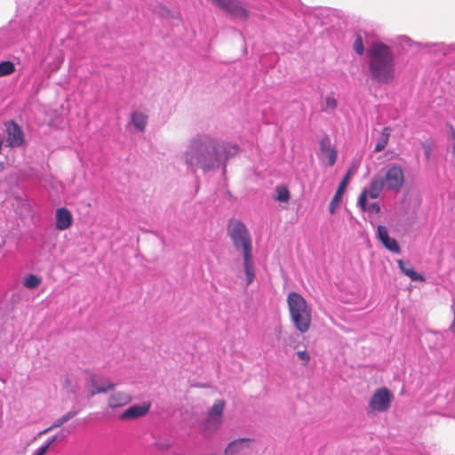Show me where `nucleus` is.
<instances>
[{
	"instance_id": "obj_35",
	"label": "nucleus",
	"mask_w": 455,
	"mask_h": 455,
	"mask_svg": "<svg viewBox=\"0 0 455 455\" xmlns=\"http://www.w3.org/2000/svg\"><path fill=\"white\" fill-rule=\"evenodd\" d=\"M369 210L374 212L375 213H379L380 212V206L379 203L374 202L369 205Z\"/></svg>"
},
{
	"instance_id": "obj_25",
	"label": "nucleus",
	"mask_w": 455,
	"mask_h": 455,
	"mask_svg": "<svg viewBox=\"0 0 455 455\" xmlns=\"http://www.w3.org/2000/svg\"><path fill=\"white\" fill-rule=\"evenodd\" d=\"M276 196H275V200L286 203L290 200L291 195L288 188L284 186H277L275 188Z\"/></svg>"
},
{
	"instance_id": "obj_5",
	"label": "nucleus",
	"mask_w": 455,
	"mask_h": 455,
	"mask_svg": "<svg viewBox=\"0 0 455 455\" xmlns=\"http://www.w3.org/2000/svg\"><path fill=\"white\" fill-rule=\"evenodd\" d=\"M381 180L388 191L398 192L404 183V172L401 165L389 164L386 166Z\"/></svg>"
},
{
	"instance_id": "obj_19",
	"label": "nucleus",
	"mask_w": 455,
	"mask_h": 455,
	"mask_svg": "<svg viewBox=\"0 0 455 455\" xmlns=\"http://www.w3.org/2000/svg\"><path fill=\"white\" fill-rule=\"evenodd\" d=\"M131 401L132 397L129 394L124 392H116L109 397L108 405L111 408H116L126 405Z\"/></svg>"
},
{
	"instance_id": "obj_31",
	"label": "nucleus",
	"mask_w": 455,
	"mask_h": 455,
	"mask_svg": "<svg viewBox=\"0 0 455 455\" xmlns=\"http://www.w3.org/2000/svg\"><path fill=\"white\" fill-rule=\"evenodd\" d=\"M369 195L367 194V190L364 189L358 197L357 205L361 208L362 211L365 212L367 210V197Z\"/></svg>"
},
{
	"instance_id": "obj_11",
	"label": "nucleus",
	"mask_w": 455,
	"mask_h": 455,
	"mask_svg": "<svg viewBox=\"0 0 455 455\" xmlns=\"http://www.w3.org/2000/svg\"><path fill=\"white\" fill-rule=\"evenodd\" d=\"M378 238L381 241L382 244L390 251L394 253L400 252V246L395 238L388 235L387 230L384 226H378L377 229Z\"/></svg>"
},
{
	"instance_id": "obj_12",
	"label": "nucleus",
	"mask_w": 455,
	"mask_h": 455,
	"mask_svg": "<svg viewBox=\"0 0 455 455\" xmlns=\"http://www.w3.org/2000/svg\"><path fill=\"white\" fill-rule=\"evenodd\" d=\"M150 409L149 403L133 404L127 408L121 415L122 420L138 419L146 415Z\"/></svg>"
},
{
	"instance_id": "obj_7",
	"label": "nucleus",
	"mask_w": 455,
	"mask_h": 455,
	"mask_svg": "<svg viewBox=\"0 0 455 455\" xmlns=\"http://www.w3.org/2000/svg\"><path fill=\"white\" fill-rule=\"evenodd\" d=\"M392 399L393 395L387 387L377 389L369 401L367 412L370 414L375 411L383 412L387 411Z\"/></svg>"
},
{
	"instance_id": "obj_21",
	"label": "nucleus",
	"mask_w": 455,
	"mask_h": 455,
	"mask_svg": "<svg viewBox=\"0 0 455 455\" xmlns=\"http://www.w3.org/2000/svg\"><path fill=\"white\" fill-rule=\"evenodd\" d=\"M131 123L137 130L143 132L148 124V116L142 112L135 111L131 115Z\"/></svg>"
},
{
	"instance_id": "obj_18",
	"label": "nucleus",
	"mask_w": 455,
	"mask_h": 455,
	"mask_svg": "<svg viewBox=\"0 0 455 455\" xmlns=\"http://www.w3.org/2000/svg\"><path fill=\"white\" fill-rule=\"evenodd\" d=\"M243 271L246 276V284L250 285L255 278V268L252 254L243 256Z\"/></svg>"
},
{
	"instance_id": "obj_14",
	"label": "nucleus",
	"mask_w": 455,
	"mask_h": 455,
	"mask_svg": "<svg viewBox=\"0 0 455 455\" xmlns=\"http://www.w3.org/2000/svg\"><path fill=\"white\" fill-rule=\"evenodd\" d=\"M21 38V34L13 29L0 30V51L7 49Z\"/></svg>"
},
{
	"instance_id": "obj_34",
	"label": "nucleus",
	"mask_w": 455,
	"mask_h": 455,
	"mask_svg": "<svg viewBox=\"0 0 455 455\" xmlns=\"http://www.w3.org/2000/svg\"><path fill=\"white\" fill-rule=\"evenodd\" d=\"M297 355L299 360L304 362V365H307L310 360V356L307 351H298Z\"/></svg>"
},
{
	"instance_id": "obj_24",
	"label": "nucleus",
	"mask_w": 455,
	"mask_h": 455,
	"mask_svg": "<svg viewBox=\"0 0 455 455\" xmlns=\"http://www.w3.org/2000/svg\"><path fill=\"white\" fill-rule=\"evenodd\" d=\"M41 282L42 280L40 277H38L36 275L29 274L24 278L23 285L28 289L33 290L37 288L40 285Z\"/></svg>"
},
{
	"instance_id": "obj_9",
	"label": "nucleus",
	"mask_w": 455,
	"mask_h": 455,
	"mask_svg": "<svg viewBox=\"0 0 455 455\" xmlns=\"http://www.w3.org/2000/svg\"><path fill=\"white\" fill-rule=\"evenodd\" d=\"M224 410V402L218 400L208 412L205 427L210 430H216L221 425V417Z\"/></svg>"
},
{
	"instance_id": "obj_15",
	"label": "nucleus",
	"mask_w": 455,
	"mask_h": 455,
	"mask_svg": "<svg viewBox=\"0 0 455 455\" xmlns=\"http://www.w3.org/2000/svg\"><path fill=\"white\" fill-rule=\"evenodd\" d=\"M55 218H56L55 226H56V228L59 230H66L72 224V220H73L72 214L65 207L57 209Z\"/></svg>"
},
{
	"instance_id": "obj_42",
	"label": "nucleus",
	"mask_w": 455,
	"mask_h": 455,
	"mask_svg": "<svg viewBox=\"0 0 455 455\" xmlns=\"http://www.w3.org/2000/svg\"><path fill=\"white\" fill-rule=\"evenodd\" d=\"M450 48L453 51H455V43L450 45Z\"/></svg>"
},
{
	"instance_id": "obj_36",
	"label": "nucleus",
	"mask_w": 455,
	"mask_h": 455,
	"mask_svg": "<svg viewBox=\"0 0 455 455\" xmlns=\"http://www.w3.org/2000/svg\"><path fill=\"white\" fill-rule=\"evenodd\" d=\"M320 148L323 153V155H326L327 148H331L329 145H326L323 141L320 143Z\"/></svg>"
},
{
	"instance_id": "obj_10",
	"label": "nucleus",
	"mask_w": 455,
	"mask_h": 455,
	"mask_svg": "<svg viewBox=\"0 0 455 455\" xmlns=\"http://www.w3.org/2000/svg\"><path fill=\"white\" fill-rule=\"evenodd\" d=\"M354 172L355 171H354L353 167L349 168L347 170L346 175L342 179L341 182L339 183V188L329 204V212L331 214H333L335 212L336 209L338 208V206L340 203L341 197L347 188L348 180H349L350 177L353 175Z\"/></svg>"
},
{
	"instance_id": "obj_27",
	"label": "nucleus",
	"mask_w": 455,
	"mask_h": 455,
	"mask_svg": "<svg viewBox=\"0 0 455 455\" xmlns=\"http://www.w3.org/2000/svg\"><path fill=\"white\" fill-rule=\"evenodd\" d=\"M396 42L402 48H404L405 46L411 47L413 45H415V46L422 45L420 43L412 41L411 38H409L406 36H398L396 39Z\"/></svg>"
},
{
	"instance_id": "obj_30",
	"label": "nucleus",
	"mask_w": 455,
	"mask_h": 455,
	"mask_svg": "<svg viewBox=\"0 0 455 455\" xmlns=\"http://www.w3.org/2000/svg\"><path fill=\"white\" fill-rule=\"evenodd\" d=\"M66 437V435L65 434H62L60 433L59 435H55L52 437H50L49 439H47V441L43 444L41 445L39 448H44V451L45 452H47V451L49 450L50 446L56 441L58 440L59 438H65Z\"/></svg>"
},
{
	"instance_id": "obj_3",
	"label": "nucleus",
	"mask_w": 455,
	"mask_h": 455,
	"mask_svg": "<svg viewBox=\"0 0 455 455\" xmlns=\"http://www.w3.org/2000/svg\"><path fill=\"white\" fill-rule=\"evenodd\" d=\"M287 305L296 330L301 333L307 332L312 321V310L307 300L299 292L291 291L287 296Z\"/></svg>"
},
{
	"instance_id": "obj_17",
	"label": "nucleus",
	"mask_w": 455,
	"mask_h": 455,
	"mask_svg": "<svg viewBox=\"0 0 455 455\" xmlns=\"http://www.w3.org/2000/svg\"><path fill=\"white\" fill-rule=\"evenodd\" d=\"M251 440L249 438H241L231 442L225 450L226 455H234L243 451L245 448H249Z\"/></svg>"
},
{
	"instance_id": "obj_2",
	"label": "nucleus",
	"mask_w": 455,
	"mask_h": 455,
	"mask_svg": "<svg viewBox=\"0 0 455 455\" xmlns=\"http://www.w3.org/2000/svg\"><path fill=\"white\" fill-rule=\"evenodd\" d=\"M371 78L379 84H391L395 78V57L387 44L373 42L366 51Z\"/></svg>"
},
{
	"instance_id": "obj_33",
	"label": "nucleus",
	"mask_w": 455,
	"mask_h": 455,
	"mask_svg": "<svg viewBox=\"0 0 455 455\" xmlns=\"http://www.w3.org/2000/svg\"><path fill=\"white\" fill-rule=\"evenodd\" d=\"M155 12L161 16H168L170 11L164 5L158 4L155 9Z\"/></svg>"
},
{
	"instance_id": "obj_13",
	"label": "nucleus",
	"mask_w": 455,
	"mask_h": 455,
	"mask_svg": "<svg viewBox=\"0 0 455 455\" xmlns=\"http://www.w3.org/2000/svg\"><path fill=\"white\" fill-rule=\"evenodd\" d=\"M91 383L94 388L91 391V395H94L99 393H107L115 387L108 378L99 375H92Z\"/></svg>"
},
{
	"instance_id": "obj_22",
	"label": "nucleus",
	"mask_w": 455,
	"mask_h": 455,
	"mask_svg": "<svg viewBox=\"0 0 455 455\" xmlns=\"http://www.w3.org/2000/svg\"><path fill=\"white\" fill-rule=\"evenodd\" d=\"M77 413H78L77 411H70L67 412L62 417H60L58 419H56L51 427H49L48 428L44 429L40 434L44 435V434L48 433L49 431H51L53 428H57V427H61L64 423H66L69 419H73Z\"/></svg>"
},
{
	"instance_id": "obj_43",
	"label": "nucleus",
	"mask_w": 455,
	"mask_h": 455,
	"mask_svg": "<svg viewBox=\"0 0 455 455\" xmlns=\"http://www.w3.org/2000/svg\"><path fill=\"white\" fill-rule=\"evenodd\" d=\"M424 46L427 47V48H429L430 44H426Z\"/></svg>"
},
{
	"instance_id": "obj_28",
	"label": "nucleus",
	"mask_w": 455,
	"mask_h": 455,
	"mask_svg": "<svg viewBox=\"0 0 455 455\" xmlns=\"http://www.w3.org/2000/svg\"><path fill=\"white\" fill-rule=\"evenodd\" d=\"M323 160H327V165L331 167L335 164L337 159V152L334 148H327L326 155H323Z\"/></svg>"
},
{
	"instance_id": "obj_29",
	"label": "nucleus",
	"mask_w": 455,
	"mask_h": 455,
	"mask_svg": "<svg viewBox=\"0 0 455 455\" xmlns=\"http://www.w3.org/2000/svg\"><path fill=\"white\" fill-rule=\"evenodd\" d=\"M353 48L358 55H363L364 52V45L363 38L360 34H357L356 38L354 42Z\"/></svg>"
},
{
	"instance_id": "obj_40",
	"label": "nucleus",
	"mask_w": 455,
	"mask_h": 455,
	"mask_svg": "<svg viewBox=\"0 0 455 455\" xmlns=\"http://www.w3.org/2000/svg\"><path fill=\"white\" fill-rule=\"evenodd\" d=\"M61 61H62L61 60H57V63H56V68H60V64H61Z\"/></svg>"
},
{
	"instance_id": "obj_1",
	"label": "nucleus",
	"mask_w": 455,
	"mask_h": 455,
	"mask_svg": "<svg viewBox=\"0 0 455 455\" xmlns=\"http://www.w3.org/2000/svg\"><path fill=\"white\" fill-rule=\"evenodd\" d=\"M237 152L236 145L207 136H197L189 140L182 160L192 172L197 169L208 172L220 167L225 172L227 161Z\"/></svg>"
},
{
	"instance_id": "obj_26",
	"label": "nucleus",
	"mask_w": 455,
	"mask_h": 455,
	"mask_svg": "<svg viewBox=\"0 0 455 455\" xmlns=\"http://www.w3.org/2000/svg\"><path fill=\"white\" fill-rule=\"evenodd\" d=\"M15 71L14 64L10 60L0 62V77L12 74Z\"/></svg>"
},
{
	"instance_id": "obj_4",
	"label": "nucleus",
	"mask_w": 455,
	"mask_h": 455,
	"mask_svg": "<svg viewBox=\"0 0 455 455\" xmlns=\"http://www.w3.org/2000/svg\"><path fill=\"white\" fill-rule=\"evenodd\" d=\"M228 234L232 241L235 249L240 251L243 256L252 254V241L251 234L246 226L238 220L229 222Z\"/></svg>"
},
{
	"instance_id": "obj_37",
	"label": "nucleus",
	"mask_w": 455,
	"mask_h": 455,
	"mask_svg": "<svg viewBox=\"0 0 455 455\" xmlns=\"http://www.w3.org/2000/svg\"><path fill=\"white\" fill-rule=\"evenodd\" d=\"M45 453L44 448H37L33 455H44Z\"/></svg>"
},
{
	"instance_id": "obj_8",
	"label": "nucleus",
	"mask_w": 455,
	"mask_h": 455,
	"mask_svg": "<svg viewBox=\"0 0 455 455\" xmlns=\"http://www.w3.org/2000/svg\"><path fill=\"white\" fill-rule=\"evenodd\" d=\"M6 142L11 148H19L24 143V132L14 121L5 123Z\"/></svg>"
},
{
	"instance_id": "obj_41",
	"label": "nucleus",
	"mask_w": 455,
	"mask_h": 455,
	"mask_svg": "<svg viewBox=\"0 0 455 455\" xmlns=\"http://www.w3.org/2000/svg\"><path fill=\"white\" fill-rule=\"evenodd\" d=\"M452 153L455 156V141L452 142Z\"/></svg>"
},
{
	"instance_id": "obj_32",
	"label": "nucleus",
	"mask_w": 455,
	"mask_h": 455,
	"mask_svg": "<svg viewBox=\"0 0 455 455\" xmlns=\"http://www.w3.org/2000/svg\"><path fill=\"white\" fill-rule=\"evenodd\" d=\"M337 108V100L333 96L329 95L325 99V107L323 108L324 111H333Z\"/></svg>"
},
{
	"instance_id": "obj_16",
	"label": "nucleus",
	"mask_w": 455,
	"mask_h": 455,
	"mask_svg": "<svg viewBox=\"0 0 455 455\" xmlns=\"http://www.w3.org/2000/svg\"><path fill=\"white\" fill-rule=\"evenodd\" d=\"M399 269L406 275L408 276L411 281L413 282H423L425 281L424 276L416 272L413 267H411V264L410 261H404L403 259H397L396 260Z\"/></svg>"
},
{
	"instance_id": "obj_38",
	"label": "nucleus",
	"mask_w": 455,
	"mask_h": 455,
	"mask_svg": "<svg viewBox=\"0 0 455 455\" xmlns=\"http://www.w3.org/2000/svg\"><path fill=\"white\" fill-rule=\"evenodd\" d=\"M450 130L451 132L452 140H453V141H455V130L452 126H450Z\"/></svg>"
},
{
	"instance_id": "obj_39",
	"label": "nucleus",
	"mask_w": 455,
	"mask_h": 455,
	"mask_svg": "<svg viewBox=\"0 0 455 455\" xmlns=\"http://www.w3.org/2000/svg\"><path fill=\"white\" fill-rule=\"evenodd\" d=\"M425 155L427 158H429L430 156V149L428 148L425 147Z\"/></svg>"
},
{
	"instance_id": "obj_20",
	"label": "nucleus",
	"mask_w": 455,
	"mask_h": 455,
	"mask_svg": "<svg viewBox=\"0 0 455 455\" xmlns=\"http://www.w3.org/2000/svg\"><path fill=\"white\" fill-rule=\"evenodd\" d=\"M384 188L386 189V186L380 177H375L371 179L370 186L366 190L370 198L376 199L379 196Z\"/></svg>"
},
{
	"instance_id": "obj_23",
	"label": "nucleus",
	"mask_w": 455,
	"mask_h": 455,
	"mask_svg": "<svg viewBox=\"0 0 455 455\" xmlns=\"http://www.w3.org/2000/svg\"><path fill=\"white\" fill-rule=\"evenodd\" d=\"M390 136V131L388 128H384L380 137L378 139L377 143L374 148L375 152L382 151L386 146L387 145L388 140Z\"/></svg>"
},
{
	"instance_id": "obj_6",
	"label": "nucleus",
	"mask_w": 455,
	"mask_h": 455,
	"mask_svg": "<svg viewBox=\"0 0 455 455\" xmlns=\"http://www.w3.org/2000/svg\"><path fill=\"white\" fill-rule=\"evenodd\" d=\"M212 2L233 20L246 21L249 19L250 12L239 0H212Z\"/></svg>"
}]
</instances>
